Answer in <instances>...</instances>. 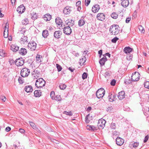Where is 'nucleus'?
<instances>
[{
	"label": "nucleus",
	"mask_w": 149,
	"mask_h": 149,
	"mask_svg": "<svg viewBox=\"0 0 149 149\" xmlns=\"http://www.w3.org/2000/svg\"><path fill=\"white\" fill-rule=\"evenodd\" d=\"M139 145V143L138 142H134L132 144V146L134 148H135L137 147Z\"/></svg>",
	"instance_id": "09e8293b"
},
{
	"label": "nucleus",
	"mask_w": 149,
	"mask_h": 149,
	"mask_svg": "<svg viewBox=\"0 0 149 149\" xmlns=\"http://www.w3.org/2000/svg\"><path fill=\"white\" fill-rule=\"evenodd\" d=\"M64 114L69 115V116H71L72 115V112L71 111L67 112L66 111H64L63 112Z\"/></svg>",
	"instance_id": "49530a36"
},
{
	"label": "nucleus",
	"mask_w": 149,
	"mask_h": 149,
	"mask_svg": "<svg viewBox=\"0 0 149 149\" xmlns=\"http://www.w3.org/2000/svg\"><path fill=\"white\" fill-rule=\"evenodd\" d=\"M5 26V30L4 32V36L5 38H6L8 37V24H7V23L6 24Z\"/></svg>",
	"instance_id": "a211bd4d"
},
{
	"label": "nucleus",
	"mask_w": 149,
	"mask_h": 149,
	"mask_svg": "<svg viewBox=\"0 0 149 149\" xmlns=\"http://www.w3.org/2000/svg\"><path fill=\"white\" fill-rule=\"evenodd\" d=\"M45 81L42 78H39L36 81L35 86L38 88H41L45 86Z\"/></svg>",
	"instance_id": "f03ea898"
},
{
	"label": "nucleus",
	"mask_w": 149,
	"mask_h": 149,
	"mask_svg": "<svg viewBox=\"0 0 149 149\" xmlns=\"http://www.w3.org/2000/svg\"><path fill=\"white\" fill-rule=\"evenodd\" d=\"M132 55L130 54H127L126 58L128 60H130L132 59Z\"/></svg>",
	"instance_id": "79ce46f5"
},
{
	"label": "nucleus",
	"mask_w": 149,
	"mask_h": 149,
	"mask_svg": "<svg viewBox=\"0 0 149 149\" xmlns=\"http://www.w3.org/2000/svg\"><path fill=\"white\" fill-rule=\"evenodd\" d=\"M148 138H149V136H148V135H147L145 137L144 139L143 140V142L144 143L146 142L147 141L148 139Z\"/></svg>",
	"instance_id": "bf43d9fd"
},
{
	"label": "nucleus",
	"mask_w": 149,
	"mask_h": 149,
	"mask_svg": "<svg viewBox=\"0 0 149 149\" xmlns=\"http://www.w3.org/2000/svg\"><path fill=\"white\" fill-rule=\"evenodd\" d=\"M19 131L22 134L24 133L25 132V130L22 128L19 129Z\"/></svg>",
	"instance_id": "680f3d73"
},
{
	"label": "nucleus",
	"mask_w": 149,
	"mask_h": 149,
	"mask_svg": "<svg viewBox=\"0 0 149 149\" xmlns=\"http://www.w3.org/2000/svg\"><path fill=\"white\" fill-rule=\"evenodd\" d=\"M118 134V132H117L116 131H114L113 132V138L114 137V136L117 135Z\"/></svg>",
	"instance_id": "13d9d810"
},
{
	"label": "nucleus",
	"mask_w": 149,
	"mask_h": 149,
	"mask_svg": "<svg viewBox=\"0 0 149 149\" xmlns=\"http://www.w3.org/2000/svg\"><path fill=\"white\" fill-rule=\"evenodd\" d=\"M19 53L22 55L24 56L27 53V50L25 48H21L19 51Z\"/></svg>",
	"instance_id": "412c9836"
},
{
	"label": "nucleus",
	"mask_w": 149,
	"mask_h": 149,
	"mask_svg": "<svg viewBox=\"0 0 149 149\" xmlns=\"http://www.w3.org/2000/svg\"><path fill=\"white\" fill-rule=\"evenodd\" d=\"M133 49L130 47H125L123 49L124 52L126 54H127L131 52L132 51Z\"/></svg>",
	"instance_id": "aec40b11"
},
{
	"label": "nucleus",
	"mask_w": 149,
	"mask_h": 149,
	"mask_svg": "<svg viewBox=\"0 0 149 149\" xmlns=\"http://www.w3.org/2000/svg\"><path fill=\"white\" fill-rule=\"evenodd\" d=\"M85 24V21L83 19H81L78 22V25L79 26H83Z\"/></svg>",
	"instance_id": "473e14b6"
},
{
	"label": "nucleus",
	"mask_w": 149,
	"mask_h": 149,
	"mask_svg": "<svg viewBox=\"0 0 149 149\" xmlns=\"http://www.w3.org/2000/svg\"><path fill=\"white\" fill-rule=\"evenodd\" d=\"M121 3V5L124 7H126L129 4L128 0H122Z\"/></svg>",
	"instance_id": "4be33fe9"
},
{
	"label": "nucleus",
	"mask_w": 149,
	"mask_h": 149,
	"mask_svg": "<svg viewBox=\"0 0 149 149\" xmlns=\"http://www.w3.org/2000/svg\"><path fill=\"white\" fill-rule=\"evenodd\" d=\"M25 10V8L23 5L19 6L17 9V11L19 13L22 14Z\"/></svg>",
	"instance_id": "f8f14e48"
},
{
	"label": "nucleus",
	"mask_w": 149,
	"mask_h": 149,
	"mask_svg": "<svg viewBox=\"0 0 149 149\" xmlns=\"http://www.w3.org/2000/svg\"><path fill=\"white\" fill-rule=\"evenodd\" d=\"M27 37L23 36L20 40V42L21 44H24L25 42H27Z\"/></svg>",
	"instance_id": "393cba45"
},
{
	"label": "nucleus",
	"mask_w": 149,
	"mask_h": 149,
	"mask_svg": "<svg viewBox=\"0 0 149 149\" xmlns=\"http://www.w3.org/2000/svg\"><path fill=\"white\" fill-rule=\"evenodd\" d=\"M29 124L32 127V128L34 129H36L37 128V127H36V126L35 125V124L32 122H29Z\"/></svg>",
	"instance_id": "c9c22d12"
},
{
	"label": "nucleus",
	"mask_w": 149,
	"mask_h": 149,
	"mask_svg": "<svg viewBox=\"0 0 149 149\" xmlns=\"http://www.w3.org/2000/svg\"><path fill=\"white\" fill-rule=\"evenodd\" d=\"M100 8L99 5L96 4L92 7V10L93 12L95 13L97 12Z\"/></svg>",
	"instance_id": "dca6fc26"
},
{
	"label": "nucleus",
	"mask_w": 149,
	"mask_h": 149,
	"mask_svg": "<svg viewBox=\"0 0 149 149\" xmlns=\"http://www.w3.org/2000/svg\"><path fill=\"white\" fill-rule=\"evenodd\" d=\"M59 87L61 89L63 90L66 88V86L65 84H61L59 85Z\"/></svg>",
	"instance_id": "f704fd0d"
},
{
	"label": "nucleus",
	"mask_w": 149,
	"mask_h": 149,
	"mask_svg": "<svg viewBox=\"0 0 149 149\" xmlns=\"http://www.w3.org/2000/svg\"><path fill=\"white\" fill-rule=\"evenodd\" d=\"M111 74V72L109 71H107L104 74V76L106 78L109 76Z\"/></svg>",
	"instance_id": "e433bc0d"
},
{
	"label": "nucleus",
	"mask_w": 149,
	"mask_h": 149,
	"mask_svg": "<svg viewBox=\"0 0 149 149\" xmlns=\"http://www.w3.org/2000/svg\"><path fill=\"white\" fill-rule=\"evenodd\" d=\"M42 36L44 38H46L48 35V31L47 30H44L42 33Z\"/></svg>",
	"instance_id": "2f4dec72"
},
{
	"label": "nucleus",
	"mask_w": 149,
	"mask_h": 149,
	"mask_svg": "<svg viewBox=\"0 0 149 149\" xmlns=\"http://www.w3.org/2000/svg\"><path fill=\"white\" fill-rule=\"evenodd\" d=\"M64 33L67 35H70L72 33V30L69 26L64 27L63 29Z\"/></svg>",
	"instance_id": "6e6552de"
},
{
	"label": "nucleus",
	"mask_w": 149,
	"mask_h": 149,
	"mask_svg": "<svg viewBox=\"0 0 149 149\" xmlns=\"http://www.w3.org/2000/svg\"><path fill=\"white\" fill-rule=\"evenodd\" d=\"M61 98L60 95H56L55 96V99L54 100L58 101H60L61 100Z\"/></svg>",
	"instance_id": "37998d69"
},
{
	"label": "nucleus",
	"mask_w": 149,
	"mask_h": 149,
	"mask_svg": "<svg viewBox=\"0 0 149 149\" xmlns=\"http://www.w3.org/2000/svg\"><path fill=\"white\" fill-rule=\"evenodd\" d=\"M56 65L58 71L59 72L61 71L62 69L61 66L58 64H56Z\"/></svg>",
	"instance_id": "a19ab883"
},
{
	"label": "nucleus",
	"mask_w": 149,
	"mask_h": 149,
	"mask_svg": "<svg viewBox=\"0 0 149 149\" xmlns=\"http://www.w3.org/2000/svg\"><path fill=\"white\" fill-rule=\"evenodd\" d=\"M110 127L112 129H115L116 128V125L115 123L112 122L110 125Z\"/></svg>",
	"instance_id": "a18cd8bd"
},
{
	"label": "nucleus",
	"mask_w": 149,
	"mask_h": 149,
	"mask_svg": "<svg viewBox=\"0 0 149 149\" xmlns=\"http://www.w3.org/2000/svg\"><path fill=\"white\" fill-rule=\"evenodd\" d=\"M87 74L86 72H84L82 75V78L84 79L87 78Z\"/></svg>",
	"instance_id": "8fccbe9b"
},
{
	"label": "nucleus",
	"mask_w": 149,
	"mask_h": 149,
	"mask_svg": "<svg viewBox=\"0 0 149 149\" xmlns=\"http://www.w3.org/2000/svg\"><path fill=\"white\" fill-rule=\"evenodd\" d=\"M107 60V58L106 56H104V57L101 58L99 61V63L101 66L104 65L105 62Z\"/></svg>",
	"instance_id": "f3484780"
},
{
	"label": "nucleus",
	"mask_w": 149,
	"mask_h": 149,
	"mask_svg": "<svg viewBox=\"0 0 149 149\" xmlns=\"http://www.w3.org/2000/svg\"><path fill=\"white\" fill-rule=\"evenodd\" d=\"M105 93V90L102 88L98 89L96 92V96L99 99L102 98Z\"/></svg>",
	"instance_id": "7ed1b4c3"
},
{
	"label": "nucleus",
	"mask_w": 149,
	"mask_h": 149,
	"mask_svg": "<svg viewBox=\"0 0 149 149\" xmlns=\"http://www.w3.org/2000/svg\"><path fill=\"white\" fill-rule=\"evenodd\" d=\"M5 55V51L3 50H0V56L2 57H4Z\"/></svg>",
	"instance_id": "de8ad7c7"
},
{
	"label": "nucleus",
	"mask_w": 149,
	"mask_h": 149,
	"mask_svg": "<svg viewBox=\"0 0 149 149\" xmlns=\"http://www.w3.org/2000/svg\"><path fill=\"white\" fill-rule=\"evenodd\" d=\"M97 17L98 20L103 21L105 19V15L103 13H99L97 15Z\"/></svg>",
	"instance_id": "2eb2a0df"
},
{
	"label": "nucleus",
	"mask_w": 149,
	"mask_h": 149,
	"mask_svg": "<svg viewBox=\"0 0 149 149\" xmlns=\"http://www.w3.org/2000/svg\"><path fill=\"white\" fill-rule=\"evenodd\" d=\"M81 2L80 1H78L76 3V6H77L79 7V6H80V5H81Z\"/></svg>",
	"instance_id": "0e129e2a"
},
{
	"label": "nucleus",
	"mask_w": 149,
	"mask_h": 149,
	"mask_svg": "<svg viewBox=\"0 0 149 149\" xmlns=\"http://www.w3.org/2000/svg\"><path fill=\"white\" fill-rule=\"evenodd\" d=\"M125 93L124 91H121L118 93V97L120 100H122L125 97Z\"/></svg>",
	"instance_id": "6ab92c4d"
},
{
	"label": "nucleus",
	"mask_w": 149,
	"mask_h": 149,
	"mask_svg": "<svg viewBox=\"0 0 149 149\" xmlns=\"http://www.w3.org/2000/svg\"><path fill=\"white\" fill-rule=\"evenodd\" d=\"M50 96L52 99L53 100H54L55 99V93L54 91H52L50 93Z\"/></svg>",
	"instance_id": "ea45409f"
},
{
	"label": "nucleus",
	"mask_w": 149,
	"mask_h": 149,
	"mask_svg": "<svg viewBox=\"0 0 149 149\" xmlns=\"http://www.w3.org/2000/svg\"><path fill=\"white\" fill-rule=\"evenodd\" d=\"M62 32L61 31H55L54 33V37L56 38L59 39L61 38Z\"/></svg>",
	"instance_id": "ddd939ff"
},
{
	"label": "nucleus",
	"mask_w": 149,
	"mask_h": 149,
	"mask_svg": "<svg viewBox=\"0 0 149 149\" xmlns=\"http://www.w3.org/2000/svg\"><path fill=\"white\" fill-rule=\"evenodd\" d=\"M106 121L103 119H100L98 121L97 126L100 129H103L105 126Z\"/></svg>",
	"instance_id": "0eeeda50"
},
{
	"label": "nucleus",
	"mask_w": 149,
	"mask_h": 149,
	"mask_svg": "<svg viewBox=\"0 0 149 149\" xmlns=\"http://www.w3.org/2000/svg\"><path fill=\"white\" fill-rule=\"evenodd\" d=\"M116 96L115 93L112 94V93H109L108 96V99L110 102H113L115 101L116 100Z\"/></svg>",
	"instance_id": "9d476101"
},
{
	"label": "nucleus",
	"mask_w": 149,
	"mask_h": 149,
	"mask_svg": "<svg viewBox=\"0 0 149 149\" xmlns=\"http://www.w3.org/2000/svg\"><path fill=\"white\" fill-rule=\"evenodd\" d=\"M131 20V18L130 17H127L126 18V23H128Z\"/></svg>",
	"instance_id": "774afa93"
},
{
	"label": "nucleus",
	"mask_w": 149,
	"mask_h": 149,
	"mask_svg": "<svg viewBox=\"0 0 149 149\" xmlns=\"http://www.w3.org/2000/svg\"><path fill=\"white\" fill-rule=\"evenodd\" d=\"M71 11V7L68 6H66L63 9V13L65 14L68 15Z\"/></svg>",
	"instance_id": "4468645a"
},
{
	"label": "nucleus",
	"mask_w": 149,
	"mask_h": 149,
	"mask_svg": "<svg viewBox=\"0 0 149 149\" xmlns=\"http://www.w3.org/2000/svg\"><path fill=\"white\" fill-rule=\"evenodd\" d=\"M111 17L113 19H116L118 17V15L116 13H112L111 15Z\"/></svg>",
	"instance_id": "72a5a7b5"
},
{
	"label": "nucleus",
	"mask_w": 149,
	"mask_h": 149,
	"mask_svg": "<svg viewBox=\"0 0 149 149\" xmlns=\"http://www.w3.org/2000/svg\"><path fill=\"white\" fill-rule=\"evenodd\" d=\"M30 73L29 69L24 68H22L21 71V75L23 77L28 76Z\"/></svg>",
	"instance_id": "20e7f679"
},
{
	"label": "nucleus",
	"mask_w": 149,
	"mask_h": 149,
	"mask_svg": "<svg viewBox=\"0 0 149 149\" xmlns=\"http://www.w3.org/2000/svg\"><path fill=\"white\" fill-rule=\"evenodd\" d=\"M132 82L129 79H126L125 81V83L127 84H130Z\"/></svg>",
	"instance_id": "4d7b16f0"
},
{
	"label": "nucleus",
	"mask_w": 149,
	"mask_h": 149,
	"mask_svg": "<svg viewBox=\"0 0 149 149\" xmlns=\"http://www.w3.org/2000/svg\"><path fill=\"white\" fill-rule=\"evenodd\" d=\"M86 128L87 130L91 131H94L97 130L96 128L93 125H88L86 127Z\"/></svg>",
	"instance_id": "b1692460"
},
{
	"label": "nucleus",
	"mask_w": 149,
	"mask_h": 149,
	"mask_svg": "<svg viewBox=\"0 0 149 149\" xmlns=\"http://www.w3.org/2000/svg\"><path fill=\"white\" fill-rule=\"evenodd\" d=\"M0 99L3 102H5L6 101V97L5 96H1L0 97Z\"/></svg>",
	"instance_id": "052dcab7"
},
{
	"label": "nucleus",
	"mask_w": 149,
	"mask_h": 149,
	"mask_svg": "<svg viewBox=\"0 0 149 149\" xmlns=\"http://www.w3.org/2000/svg\"><path fill=\"white\" fill-rule=\"evenodd\" d=\"M11 128L10 127H8L6 128L5 130L6 132H9L11 130Z\"/></svg>",
	"instance_id": "e2e57ef3"
},
{
	"label": "nucleus",
	"mask_w": 149,
	"mask_h": 149,
	"mask_svg": "<svg viewBox=\"0 0 149 149\" xmlns=\"http://www.w3.org/2000/svg\"><path fill=\"white\" fill-rule=\"evenodd\" d=\"M37 46L36 43L33 41L30 42L28 44V47L31 51L35 50Z\"/></svg>",
	"instance_id": "423d86ee"
},
{
	"label": "nucleus",
	"mask_w": 149,
	"mask_h": 149,
	"mask_svg": "<svg viewBox=\"0 0 149 149\" xmlns=\"http://www.w3.org/2000/svg\"><path fill=\"white\" fill-rule=\"evenodd\" d=\"M19 49V47L13 45H12L11 46V49L14 52L18 51Z\"/></svg>",
	"instance_id": "bb28decb"
},
{
	"label": "nucleus",
	"mask_w": 149,
	"mask_h": 149,
	"mask_svg": "<svg viewBox=\"0 0 149 149\" xmlns=\"http://www.w3.org/2000/svg\"><path fill=\"white\" fill-rule=\"evenodd\" d=\"M140 74L138 72H136L132 74L131 76L132 81H138L140 79Z\"/></svg>",
	"instance_id": "39448f33"
},
{
	"label": "nucleus",
	"mask_w": 149,
	"mask_h": 149,
	"mask_svg": "<svg viewBox=\"0 0 149 149\" xmlns=\"http://www.w3.org/2000/svg\"><path fill=\"white\" fill-rule=\"evenodd\" d=\"M139 29L142 33H144V29L141 25H139Z\"/></svg>",
	"instance_id": "58836bf2"
},
{
	"label": "nucleus",
	"mask_w": 149,
	"mask_h": 149,
	"mask_svg": "<svg viewBox=\"0 0 149 149\" xmlns=\"http://www.w3.org/2000/svg\"><path fill=\"white\" fill-rule=\"evenodd\" d=\"M15 65L17 66H22L24 63V61L22 58L17 59L15 60Z\"/></svg>",
	"instance_id": "1a4fd4ad"
},
{
	"label": "nucleus",
	"mask_w": 149,
	"mask_h": 149,
	"mask_svg": "<svg viewBox=\"0 0 149 149\" xmlns=\"http://www.w3.org/2000/svg\"><path fill=\"white\" fill-rule=\"evenodd\" d=\"M144 84L145 88L149 89V81H146L145 82Z\"/></svg>",
	"instance_id": "4c0bfd02"
},
{
	"label": "nucleus",
	"mask_w": 149,
	"mask_h": 149,
	"mask_svg": "<svg viewBox=\"0 0 149 149\" xmlns=\"http://www.w3.org/2000/svg\"><path fill=\"white\" fill-rule=\"evenodd\" d=\"M41 92L39 90H37L34 91V95L36 97H39L41 95Z\"/></svg>",
	"instance_id": "c85d7f7f"
},
{
	"label": "nucleus",
	"mask_w": 149,
	"mask_h": 149,
	"mask_svg": "<svg viewBox=\"0 0 149 149\" xmlns=\"http://www.w3.org/2000/svg\"><path fill=\"white\" fill-rule=\"evenodd\" d=\"M85 59H86L85 58H82L81 59H80L79 62V63H80V64H82V65L84 63H85V62L86 61Z\"/></svg>",
	"instance_id": "c03bdc74"
},
{
	"label": "nucleus",
	"mask_w": 149,
	"mask_h": 149,
	"mask_svg": "<svg viewBox=\"0 0 149 149\" xmlns=\"http://www.w3.org/2000/svg\"><path fill=\"white\" fill-rule=\"evenodd\" d=\"M90 0H85V5L86 6H88L90 2Z\"/></svg>",
	"instance_id": "6e6d98bb"
},
{
	"label": "nucleus",
	"mask_w": 149,
	"mask_h": 149,
	"mask_svg": "<svg viewBox=\"0 0 149 149\" xmlns=\"http://www.w3.org/2000/svg\"><path fill=\"white\" fill-rule=\"evenodd\" d=\"M119 27L118 25L114 24L110 26L109 31L112 35H117L119 32Z\"/></svg>",
	"instance_id": "f257e3e1"
},
{
	"label": "nucleus",
	"mask_w": 149,
	"mask_h": 149,
	"mask_svg": "<svg viewBox=\"0 0 149 149\" xmlns=\"http://www.w3.org/2000/svg\"><path fill=\"white\" fill-rule=\"evenodd\" d=\"M66 21L67 22V25L69 26H72L74 24V21L72 20V19H70V20H69V19H68V20H67Z\"/></svg>",
	"instance_id": "c756f323"
},
{
	"label": "nucleus",
	"mask_w": 149,
	"mask_h": 149,
	"mask_svg": "<svg viewBox=\"0 0 149 149\" xmlns=\"http://www.w3.org/2000/svg\"><path fill=\"white\" fill-rule=\"evenodd\" d=\"M31 15H32V17H33V19H36V13H35V14L33 13H33H32L31 14Z\"/></svg>",
	"instance_id": "338daca9"
},
{
	"label": "nucleus",
	"mask_w": 149,
	"mask_h": 149,
	"mask_svg": "<svg viewBox=\"0 0 149 149\" xmlns=\"http://www.w3.org/2000/svg\"><path fill=\"white\" fill-rule=\"evenodd\" d=\"M118 40V38L116 37L114 38H113L112 39L111 41L115 43Z\"/></svg>",
	"instance_id": "603ef678"
},
{
	"label": "nucleus",
	"mask_w": 149,
	"mask_h": 149,
	"mask_svg": "<svg viewBox=\"0 0 149 149\" xmlns=\"http://www.w3.org/2000/svg\"><path fill=\"white\" fill-rule=\"evenodd\" d=\"M55 22L56 24L58 25H61L62 23V20L59 17H57L56 18Z\"/></svg>",
	"instance_id": "cd10ccee"
},
{
	"label": "nucleus",
	"mask_w": 149,
	"mask_h": 149,
	"mask_svg": "<svg viewBox=\"0 0 149 149\" xmlns=\"http://www.w3.org/2000/svg\"><path fill=\"white\" fill-rule=\"evenodd\" d=\"M102 50H100L98 51V54H99V57L101 58L102 54Z\"/></svg>",
	"instance_id": "69168bd1"
},
{
	"label": "nucleus",
	"mask_w": 149,
	"mask_h": 149,
	"mask_svg": "<svg viewBox=\"0 0 149 149\" xmlns=\"http://www.w3.org/2000/svg\"><path fill=\"white\" fill-rule=\"evenodd\" d=\"M89 114H88L87 115L85 118V121L86 123H88L90 122V120L88 119V116H89Z\"/></svg>",
	"instance_id": "5fc2aeb1"
},
{
	"label": "nucleus",
	"mask_w": 149,
	"mask_h": 149,
	"mask_svg": "<svg viewBox=\"0 0 149 149\" xmlns=\"http://www.w3.org/2000/svg\"><path fill=\"white\" fill-rule=\"evenodd\" d=\"M51 18V16L49 14H46L43 17L44 19L46 21H49Z\"/></svg>",
	"instance_id": "a878e982"
},
{
	"label": "nucleus",
	"mask_w": 149,
	"mask_h": 149,
	"mask_svg": "<svg viewBox=\"0 0 149 149\" xmlns=\"http://www.w3.org/2000/svg\"><path fill=\"white\" fill-rule=\"evenodd\" d=\"M25 90L27 93L31 92L33 91V88L31 86H27L25 87Z\"/></svg>",
	"instance_id": "5701e85b"
},
{
	"label": "nucleus",
	"mask_w": 149,
	"mask_h": 149,
	"mask_svg": "<svg viewBox=\"0 0 149 149\" xmlns=\"http://www.w3.org/2000/svg\"><path fill=\"white\" fill-rule=\"evenodd\" d=\"M116 83V80L115 79H113L111 81L110 84L111 86H114L115 85Z\"/></svg>",
	"instance_id": "864d4df0"
},
{
	"label": "nucleus",
	"mask_w": 149,
	"mask_h": 149,
	"mask_svg": "<svg viewBox=\"0 0 149 149\" xmlns=\"http://www.w3.org/2000/svg\"><path fill=\"white\" fill-rule=\"evenodd\" d=\"M124 142V140L120 137H117L116 139V143L118 146H121L122 145Z\"/></svg>",
	"instance_id": "9b49d317"
},
{
	"label": "nucleus",
	"mask_w": 149,
	"mask_h": 149,
	"mask_svg": "<svg viewBox=\"0 0 149 149\" xmlns=\"http://www.w3.org/2000/svg\"><path fill=\"white\" fill-rule=\"evenodd\" d=\"M18 80L19 83L20 84H22L23 83V80L22 79V78L21 77H19L18 79Z\"/></svg>",
	"instance_id": "3c124183"
},
{
	"label": "nucleus",
	"mask_w": 149,
	"mask_h": 149,
	"mask_svg": "<svg viewBox=\"0 0 149 149\" xmlns=\"http://www.w3.org/2000/svg\"><path fill=\"white\" fill-rule=\"evenodd\" d=\"M36 61L38 62H40L42 59V56L40 55L37 54L36 56Z\"/></svg>",
	"instance_id": "7c9ffc66"
}]
</instances>
